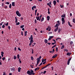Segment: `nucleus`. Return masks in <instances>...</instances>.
<instances>
[{"label":"nucleus","mask_w":75,"mask_h":75,"mask_svg":"<svg viewBox=\"0 0 75 75\" xmlns=\"http://www.w3.org/2000/svg\"><path fill=\"white\" fill-rule=\"evenodd\" d=\"M36 18L37 20H39V19H40V16H38V17H36Z\"/></svg>","instance_id":"obj_20"},{"label":"nucleus","mask_w":75,"mask_h":75,"mask_svg":"<svg viewBox=\"0 0 75 75\" xmlns=\"http://www.w3.org/2000/svg\"><path fill=\"white\" fill-rule=\"evenodd\" d=\"M47 43V44H48V45H51V43Z\"/></svg>","instance_id":"obj_63"},{"label":"nucleus","mask_w":75,"mask_h":75,"mask_svg":"<svg viewBox=\"0 0 75 75\" xmlns=\"http://www.w3.org/2000/svg\"><path fill=\"white\" fill-rule=\"evenodd\" d=\"M27 31H25V34H24L25 36H26V35H27Z\"/></svg>","instance_id":"obj_26"},{"label":"nucleus","mask_w":75,"mask_h":75,"mask_svg":"<svg viewBox=\"0 0 75 75\" xmlns=\"http://www.w3.org/2000/svg\"><path fill=\"white\" fill-rule=\"evenodd\" d=\"M5 4H10V3L9 2H6V3H5Z\"/></svg>","instance_id":"obj_46"},{"label":"nucleus","mask_w":75,"mask_h":75,"mask_svg":"<svg viewBox=\"0 0 75 75\" xmlns=\"http://www.w3.org/2000/svg\"><path fill=\"white\" fill-rule=\"evenodd\" d=\"M21 35L22 36L23 35V31L21 32Z\"/></svg>","instance_id":"obj_56"},{"label":"nucleus","mask_w":75,"mask_h":75,"mask_svg":"<svg viewBox=\"0 0 75 75\" xmlns=\"http://www.w3.org/2000/svg\"><path fill=\"white\" fill-rule=\"evenodd\" d=\"M10 26H8V30H10Z\"/></svg>","instance_id":"obj_47"},{"label":"nucleus","mask_w":75,"mask_h":75,"mask_svg":"<svg viewBox=\"0 0 75 75\" xmlns=\"http://www.w3.org/2000/svg\"><path fill=\"white\" fill-rule=\"evenodd\" d=\"M16 14H17V16H18L19 17H21V14L19 13L18 11H16Z\"/></svg>","instance_id":"obj_4"},{"label":"nucleus","mask_w":75,"mask_h":75,"mask_svg":"<svg viewBox=\"0 0 75 75\" xmlns=\"http://www.w3.org/2000/svg\"><path fill=\"white\" fill-rule=\"evenodd\" d=\"M58 54H55L54 56H53L52 57V58H55L57 56Z\"/></svg>","instance_id":"obj_10"},{"label":"nucleus","mask_w":75,"mask_h":75,"mask_svg":"<svg viewBox=\"0 0 75 75\" xmlns=\"http://www.w3.org/2000/svg\"><path fill=\"white\" fill-rule=\"evenodd\" d=\"M24 25H21L20 26V28H24Z\"/></svg>","instance_id":"obj_27"},{"label":"nucleus","mask_w":75,"mask_h":75,"mask_svg":"<svg viewBox=\"0 0 75 75\" xmlns=\"http://www.w3.org/2000/svg\"><path fill=\"white\" fill-rule=\"evenodd\" d=\"M47 21H49L50 20V17L49 16H47Z\"/></svg>","instance_id":"obj_11"},{"label":"nucleus","mask_w":75,"mask_h":75,"mask_svg":"<svg viewBox=\"0 0 75 75\" xmlns=\"http://www.w3.org/2000/svg\"><path fill=\"white\" fill-rule=\"evenodd\" d=\"M49 4L50 5H51L52 4H51V1H50V2L49 3Z\"/></svg>","instance_id":"obj_64"},{"label":"nucleus","mask_w":75,"mask_h":75,"mask_svg":"<svg viewBox=\"0 0 75 75\" xmlns=\"http://www.w3.org/2000/svg\"><path fill=\"white\" fill-rule=\"evenodd\" d=\"M68 24L69 26H70L71 27H72V25H71V24H70V22H68Z\"/></svg>","instance_id":"obj_24"},{"label":"nucleus","mask_w":75,"mask_h":75,"mask_svg":"<svg viewBox=\"0 0 75 75\" xmlns=\"http://www.w3.org/2000/svg\"><path fill=\"white\" fill-rule=\"evenodd\" d=\"M46 63V62H44L42 64H45Z\"/></svg>","instance_id":"obj_62"},{"label":"nucleus","mask_w":75,"mask_h":75,"mask_svg":"<svg viewBox=\"0 0 75 75\" xmlns=\"http://www.w3.org/2000/svg\"><path fill=\"white\" fill-rule=\"evenodd\" d=\"M53 38V36H50L49 37V38L48 40V41H50V40H51L52 38Z\"/></svg>","instance_id":"obj_8"},{"label":"nucleus","mask_w":75,"mask_h":75,"mask_svg":"<svg viewBox=\"0 0 75 75\" xmlns=\"http://www.w3.org/2000/svg\"><path fill=\"white\" fill-rule=\"evenodd\" d=\"M30 67L31 68H34V67H33L31 64L30 65Z\"/></svg>","instance_id":"obj_52"},{"label":"nucleus","mask_w":75,"mask_h":75,"mask_svg":"<svg viewBox=\"0 0 75 75\" xmlns=\"http://www.w3.org/2000/svg\"><path fill=\"white\" fill-rule=\"evenodd\" d=\"M54 51H55V50H54V49H53L52 54H53V53H54Z\"/></svg>","instance_id":"obj_36"},{"label":"nucleus","mask_w":75,"mask_h":75,"mask_svg":"<svg viewBox=\"0 0 75 75\" xmlns=\"http://www.w3.org/2000/svg\"><path fill=\"white\" fill-rule=\"evenodd\" d=\"M67 55H69V56H70L71 55V53L69 52H68L67 53Z\"/></svg>","instance_id":"obj_23"},{"label":"nucleus","mask_w":75,"mask_h":75,"mask_svg":"<svg viewBox=\"0 0 75 75\" xmlns=\"http://www.w3.org/2000/svg\"><path fill=\"white\" fill-rule=\"evenodd\" d=\"M62 17H64V18H65V14H64L63 15H62L61 16Z\"/></svg>","instance_id":"obj_22"},{"label":"nucleus","mask_w":75,"mask_h":75,"mask_svg":"<svg viewBox=\"0 0 75 75\" xmlns=\"http://www.w3.org/2000/svg\"><path fill=\"white\" fill-rule=\"evenodd\" d=\"M4 27H5V25H3L2 26V28H4Z\"/></svg>","instance_id":"obj_53"},{"label":"nucleus","mask_w":75,"mask_h":75,"mask_svg":"<svg viewBox=\"0 0 75 75\" xmlns=\"http://www.w3.org/2000/svg\"><path fill=\"white\" fill-rule=\"evenodd\" d=\"M56 52H58V50L57 47L56 48Z\"/></svg>","instance_id":"obj_32"},{"label":"nucleus","mask_w":75,"mask_h":75,"mask_svg":"<svg viewBox=\"0 0 75 75\" xmlns=\"http://www.w3.org/2000/svg\"><path fill=\"white\" fill-rule=\"evenodd\" d=\"M12 6H15V2H13L12 3Z\"/></svg>","instance_id":"obj_21"},{"label":"nucleus","mask_w":75,"mask_h":75,"mask_svg":"<svg viewBox=\"0 0 75 75\" xmlns=\"http://www.w3.org/2000/svg\"><path fill=\"white\" fill-rule=\"evenodd\" d=\"M44 42L45 43V44H47V42H48V40L47 39H45Z\"/></svg>","instance_id":"obj_16"},{"label":"nucleus","mask_w":75,"mask_h":75,"mask_svg":"<svg viewBox=\"0 0 75 75\" xmlns=\"http://www.w3.org/2000/svg\"><path fill=\"white\" fill-rule=\"evenodd\" d=\"M64 51H66V52H68V50L67 49H65L64 50Z\"/></svg>","instance_id":"obj_55"},{"label":"nucleus","mask_w":75,"mask_h":75,"mask_svg":"<svg viewBox=\"0 0 75 75\" xmlns=\"http://www.w3.org/2000/svg\"><path fill=\"white\" fill-rule=\"evenodd\" d=\"M40 62V59H37V64H39V62Z\"/></svg>","instance_id":"obj_19"},{"label":"nucleus","mask_w":75,"mask_h":75,"mask_svg":"<svg viewBox=\"0 0 75 75\" xmlns=\"http://www.w3.org/2000/svg\"><path fill=\"white\" fill-rule=\"evenodd\" d=\"M15 20L16 21L18 20V19H17V17H15Z\"/></svg>","instance_id":"obj_57"},{"label":"nucleus","mask_w":75,"mask_h":75,"mask_svg":"<svg viewBox=\"0 0 75 75\" xmlns=\"http://www.w3.org/2000/svg\"><path fill=\"white\" fill-rule=\"evenodd\" d=\"M17 57L18 59H19V58H20V54H18L17 55Z\"/></svg>","instance_id":"obj_28"},{"label":"nucleus","mask_w":75,"mask_h":75,"mask_svg":"<svg viewBox=\"0 0 75 75\" xmlns=\"http://www.w3.org/2000/svg\"><path fill=\"white\" fill-rule=\"evenodd\" d=\"M46 68V67H45V66L44 67L42 68V69H41V70L43 69H44V68Z\"/></svg>","instance_id":"obj_54"},{"label":"nucleus","mask_w":75,"mask_h":75,"mask_svg":"<svg viewBox=\"0 0 75 75\" xmlns=\"http://www.w3.org/2000/svg\"><path fill=\"white\" fill-rule=\"evenodd\" d=\"M60 6L61 8H62L63 7V5L62 6V5H60Z\"/></svg>","instance_id":"obj_60"},{"label":"nucleus","mask_w":75,"mask_h":75,"mask_svg":"<svg viewBox=\"0 0 75 75\" xmlns=\"http://www.w3.org/2000/svg\"><path fill=\"white\" fill-rule=\"evenodd\" d=\"M20 24V22H18L16 23V25H19Z\"/></svg>","instance_id":"obj_34"},{"label":"nucleus","mask_w":75,"mask_h":75,"mask_svg":"<svg viewBox=\"0 0 75 75\" xmlns=\"http://www.w3.org/2000/svg\"><path fill=\"white\" fill-rule=\"evenodd\" d=\"M51 28L50 27V26H48V28H46V30L47 31H48V30L49 31H51ZM48 29H49L48 30Z\"/></svg>","instance_id":"obj_5"},{"label":"nucleus","mask_w":75,"mask_h":75,"mask_svg":"<svg viewBox=\"0 0 75 75\" xmlns=\"http://www.w3.org/2000/svg\"><path fill=\"white\" fill-rule=\"evenodd\" d=\"M41 58V56H40L39 57V58H38L37 59H40H40Z\"/></svg>","instance_id":"obj_30"},{"label":"nucleus","mask_w":75,"mask_h":75,"mask_svg":"<svg viewBox=\"0 0 75 75\" xmlns=\"http://www.w3.org/2000/svg\"><path fill=\"white\" fill-rule=\"evenodd\" d=\"M34 42V40H33V35H31V40L30 41V43L29 44V46H31V44H32V43H33Z\"/></svg>","instance_id":"obj_3"},{"label":"nucleus","mask_w":75,"mask_h":75,"mask_svg":"<svg viewBox=\"0 0 75 75\" xmlns=\"http://www.w3.org/2000/svg\"><path fill=\"white\" fill-rule=\"evenodd\" d=\"M34 8L35 9V8H36V6H33L32 7V10H34Z\"/></svg>","instance_id":"obj_9"},{"label":"nucleus","mask_w":75,"mask_h":75,"mask_svg":"<svg viewBox=\"0 0 75 75\" xmlns=\"http://www.w3.org/2000/svg\"><path fill=\"white\" fill-rule=\"evenodd\" d=\"M11 71H15V68L14 67L11 68Z\"/></svg>","instance_id":"obj_7"},{"label":"nucleus","mask_w":75,"mask_h":75,"mask_svg":"<svg viewBox=\"0 0 75 75\" xmlns=\"http://www.w3.org/2000/svg\"><path fill=\"white\" fill-rule=\"evenodd\" d=\"M57 46V45H54L52 47V48H54L55 47Z\"/></svg>","instance_id":"obj_39"},{"label":"nucleus","mask_w":75,"mask_h":75,"mask_svg":"<svg viewBox=\"0 0 75 75\" xmlns=\"http://www.w3.org/2000/svg\"><path fill=\"white\" fill-rule=\"evenodd\" d=\"M16 50H17V48L15 47L14 48V51H16Z\"/></svg>","instance_id":"obj_61"},{"label":"nucleus","mask_w":75,"mask_h":75,"mask_svg":"<svg viewBox=\"0 0 75 75\" xmlns=\"http://www.w3.org/2000/svg\"><path fill=\"white\" fill-rule=\"evenodd\" d=\"M42 62H44V59H42Z\"/></svg>","instance_id":"obj_49"},{"label":"nucleus","mask_w":75,"mask_h":75,"mask_svg":"<svg viewBox=\"0 0 75 75\" xmlns=\"http://www.w3.org/2000/svg\"><path fill=\"white\" fill-rule=\"evenodd\" d=\"M32 54H33L34 53V50L32 49Z\"/></svg>","instance_id":"obj_45"},{"label":"nucleus","mask_w":75,"mask_h":75,"mask_svg":"<svg viewBox=\"0 0 75 75\" xmlns=\"http://www.w3.org/2000/svg\"><path fill=\"white\" fill-rule=\"evenodd\" d=\"M53 41L54 42V43H56V41H55V40L54 39H53Z\"/></svg>","instance_id":"obj_50"},{"label":"nucleus","mask_w":75,"mask_h":75,"mask_svg":"<svg viewBox=\"0 0 75 75\" xmlns=\"http://www.w3.org/2000/svg\"><path fill=\"white\" fill-rule=\"evenodd\" d=\"M39 69H40V68L38 67L35 69V71H36L37 70H39Z\"/></svg>","instance_id":"obj_12"},{"label":"nucleus","mask_w":75,"mask_h":75,"mask_svg":"<svg viewBox=\"0 0 75 75\" xmlns=\"http://www.w3.org/2000/svg\"><path fill=\"white\" fill-rule=\"evenodd\" d=\"M73 21L74 23H75V18H74L73 19Z\"/></svg>","instance_id":"obj_33"},{"label":"nucleus","mask_w":75,"mask_h":75,"mask_svg":"<svg viewBox=\"0 0 75 75\" xmlns=\"http://www.w3.org/2000/svg\"><path fill=\"white\" fill-rule=\"evenodd\" d=\"M18 50L19 51H21V49H20V48L19 47H18Z\"/></svg>","instance_id":"obj_44"},{"label":"nucleus","mask_w":75,"mask_h":75,"mask_svg":"<svg viewBox=\"0 0 75 75\" xmlns=\"http://www.w3.org/2000/svg\"><path fill=\"white\" fill-rule=\"evenodd\" d=\"M37 20L36 19H35V24H36V23H37Z\"/></svg>","instance_id":"obj_41"},{"label":"nucleus","mask_w":75,"mask_h":75,"mask_svg":"<svg viewBox=\"0 0 75 75\" xmlns=\"http://www.w3.org/2000/svg\"><path fill=\"white\" fill-rule=\"evenodd\" d=\"M71 58H70L69 59H68V61H69V62H70V61H71Z\"/></svg>","instance_id":"obj_38"},{"label":"nucleus","mask_w":75,"mask_h":75,"mask_svg":"<svg viewBox=\"0 0 75 75\" xmlns=\"http://www.w3.org/2000/svg\"><path fill=\"white\" fill-rule=\"evenodd\" d=\"M73 42L72 41H71L70 42V44H71V45H72V44H73Z\"/></svg>","instance_id":"obj_42"},{"label":"nucleus","mask_w":75,"mask_h":75,"mask_svg":"<svg viewBox=\"0 0 75 75\" xmlns=\"http://www.w3.org/2000/svg\"><path fill=\"white\" fill-rule=\"evenodd\" d=\"M3 54H4V52H1V55H3Z\"/></svg>","instance_id":"obj_51"},{"label":"nucleus","mask_w":75,"mask_h":75,"mask_svg":"<svg viewBox=\"0 0 75 75\" xmlns=\"http://www.w3.org/2000/svg\"><path fill=\"white\" fill-rule=\"evenodd\" d=\"M31 60H34V58H33V56L31 57Z\"/></svg>","instance_id":"obj_35"},{"label":"nucleus","mask_w":75,"mask_h":75,"mask_svg":"<svg viewBox=\"0 0 75 75\" xmlns=\"http://www.w3.org/2000/svg\"><path fill=\"white\" fill-rule=\"evenodd\" d=\"M62 24H64V23H65V19H64V18H62Z\"/></svg>","instance_id":"obj_6"},{"label":"nucleus","mask_w":75,"mask_h":75,"mask_svg":"<svg viewBox=\"0 0 75 75\" xmlns=\"http://www.w3.org/2000/svg\"><path fill=\"white\" fill-rule=\"evenodd\" d=\"M65 48V46H64V45H63L62 46L61 49V50H63V48Z\"/></svg>","instance_id":"obj_15"},{"label":"nucleus","mask_w":75,"mask_h":75,"mask_svg":"<svg viewBox=\"0 0 75 75\" xmlns=\"http://www.w3.org/2000/svg\"><path fill=\"white\" fill-rule=\"evenodd\" d=\"M46 72H47V71H44L43 72V74H45Z\"/></svg>","instance_id":"obj_58"},{"label":"nucleus","mask_w":75,"mask_h":75,"mask_svg":"<svg viewBox=\"0 0 75 75\" xmlns=\"http://www.w3.org/2000/svg\"><path fill=\"white\" fill-rule=\"evenodd\" d=\"M53 4L54 6H55V5H56V4H57V2L56 1L54 0L53 1Z\"/></svg>","instance_id":"obj_13"},{"label":"nucleus","mask_w":75,"mask_h":75,"mask_svg":"<svg viewBox=\"0 0 75 75\" xmlns=\"http://www.w3.org/2000/svg\"><path fill=\"white\" fill-rule=\"evenodd\" d=\"M44 18L42 17V19H41V22H42L43 21H44Z\"/></svg>","instance_id":"obj_17"},{"label":"nucleus","mask_w":75,"mask_h":75,"mask_svg":"<svg viewBox=\"0 0 75 75\" xmlns=\"http://www.w3.org/2000/svg\"><path fill=\"white\" fill-rule=\"evenodd\" d=\"M5 25H6V26H8V23L7 22Z\"/></svg>","instance_id":"obj_40"},{"label":"nucleus","mask_w":75,"mask_h":75,"mask_svg":"<svg viewBox=\"0 0 75 75\" xmlns=\"http://www.w3.org/2000/svg\"><path fill=\"white\" fill-rule=\"evenodd\" d=\"M5 57H3L2 58V59L3 61H4V60H5Z\"/></svg>","instance_id":"obj_37"},{"label":"nucleus","mask_w":75,"mask_h":75,"mask_svg":"<svg viewBox=\"0 0 75 75\" xmlns=\"http://www.w3.org/2000/svg\"><path fill=\"white\" fill-rule=\"evenodd\" d=\"M4 74H3V75H6V72H4Z\"/></svg>","instance_id":"obj_59"},{"label":"nucleus","mask_w":75,"mask_h":75,"mask_svg":"<svg viewBox=\"0 0 75 75\" xmlns=\"http://www.w3.org/2000/svg\"><path fill=\"white\" fill-rule=\"evenodd\" d=\"M70 62H69V61H68L67 63V64L68 65H69V64Z\"/></svg>","instance_id":"obj_48"},{"label":"nucleus","mask_w":75,"mask_h":75,"mask_svg":"<svg viewBox=\"0 0 75 75\" xmlns=\"http://www.w3.org/2000/svg\"><path fill=\"white\" fill-rule=\"evenodd\" d=\"M21 67H19L18 68V72H20V71H21L20 70H21Z\"/></svg>","instance_id":"obj_14"},{"label":"nucleus","mask_w":75,"mask_h":75,"mask_svg":"<svg viewBox=\"0 0 75 75\" xmlns=\"http://www.w3.org/2000/svg\"><path fill=\"white\" fill-rule=\"evenodd\" d=\"M11 6H12L11 5V4H10L9 6V8H11Z\"/></svg>","instance_id":"obj_31"},{"label":"nucleus","mask_w":75,"mask_h":75,"mask_svg":"<svg viewBox=\"0 0 75 75\" xmlns=\"http://www.w3.org/2000/svg\"><path fill=\"white\" fill-rule=\"evenodd\" d=\"M27 73L29 75H35V73H34V71L32 69L30 70V71L29 70L28 71Z\"/></svg>","instance_id":"obj_1"},{"label":"nucleus","mask_w":75,"mask_h":75,"mask_svg":"<svg viewBox=\"0 0 75 75\" xmlns=\"http://www.w3.org/2000/svg\"><path fill=\"white\" fill-rule=\"evenodd\" d=\"M51 68H52V71L54 70V67L53 66H52L51 67Z\"/></svg>","instance_id":"obj_43"},{"label":"nucleus","mask_w":75,"mask_h":75,"mask_svg":"<svg viewBox=\"0 0 75 75\" xmlns=\"http://www.w3.org/2000/svg\"><path fill=\"white\" fill-rule=\"evenodd\" d=\"M16 58H17V57H16V56L14 55V58H13L14 59H16Z\"/></svg>","instance_id":"obj_29"},{"label":"nucleus","mask_w":75,"mask_h":75,"mask_svg":"<svg viewBox=\"0 0 75 75\" xmlns=\"http://www.w3.org/2000/svg\"><path fill=\"white\" fill-rule=\"evenodd\" d=\"M42 15H41L40 16V17H39V21H40L41 20V18L42 17Z\"/></svg>","instance_id":"obj_25"},{"label":"nucleus","mask_w":75,"mask_h":75,"mask_svg":"<svg viewBox=\"0 0 75 75\" xmlns=\"http://www.w3.org/2000/svg\"><path fill=\"white\" fill-rule=\"evenodd\" d=\"M61 29L60 28H59L58 30V32L59 33L61 32Z\"/></svg>","instance_id":"obj_18"},{"label":"nucleus","mask_w":75,"mask_h":75,"mask_svg":"<svg viewBox=\"0 0 75 75\" xmlns=\"http://www.w3.org/2000/svg\"><path fill=\"white\" fill-rule=\"evenodd\" d=\"M59 25H60V23H56V25L54 26V27H55V28H56V27H57L56 28L54 29V32H56L57 30H58V28H59L58 27V26Z\"/></svg>","instance_id":"obj_2"}]
</instances>
